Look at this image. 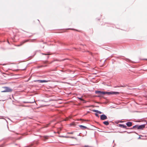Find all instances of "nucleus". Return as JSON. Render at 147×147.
I'll list each match as a JSON object with an SVG mask.
<instances>
[{
  "mask_svg": "<svg viewBox=\"0 0 147 147\" xmlns=\"http://www.w3.org/2000/svg\"><path fill=\"white\" fill-rule=\"evenodd\" d=\"M103 94H107L108 95L110 94H119V92H102Z\"/></svg>",
  "mask_w": 147,
  "mask_h": 147,
  "instance_id": "1",
  "label": "nucleus"
},
{
  "mask_svg": "<svg viewBox=\"0 0 147 147\" xmlns=\"http://www.w3.org/2000/svg\"><path fill=\"white\" fill-rule=\"evenodd\" d=\"M4 88L5 89V90L2 91V92H11L12 90V89L7 87H4Z\"/></svg>",
  "mask_w": 147,
  "mask_h": 147,
  "instance_id": "2",
  "label": "nucleus"
},
{
  "mask_svg": "<svg viewBox=\"0 0 147 147\" xmlns=\"http://www.w3.org/2000/svg\"><path fill=\"white\" fill-rule=\"evenodd\" d=\"M100 119L101 120H104L107 119V116L104 114H102L100 116Z\"/></svg>",
  "mask_w": 147,
  "mask_h": 147,
  "instance_id": "3",
  "label": "nucleus"
},
{
  "mask_svg": "<svg viewBox=\"0 0 147 147\" xmlns=\"http://www.w3.org/2000/svg\"><path fill=\"white\" fill-rule=\"evenodd\" d=\"M28 41V40H26L24 41H22V42H21L20 44L19 45H16V46H17V47H19V46H21L24 43H25L26 42Z\"/></svg>",
  "mask_w": 147,
  "mask_h": 147,
  "instance_id": "4",
  "label": "nucleus"
},
{
  "mask_svg": "<svg viewBox=\"0 0 147 147\" xmlns=\"http://www.w3.org/2000/svg\"><path fill=\"white\" fill-rule=\"evenodd\" d=\"M145 126L144 125H139V127H138V129H142L144 128Z\"/></svg>",
  "mask_w": 147,
  "mask_h": 147,
  "instance_id": "5",
  "label": "nucleus"
},
{
  "mask_svg": "<svg viewBox=\"0 0 147 147\" xmlns=\"http://www.w3.org/2000/svg\"><path fill=\"white\" fill-rule=\"evenodd\" d=\"M36 81L38 82L39 83H42L43 82H48V81H46V80H38Z\"/></svg>",
  "mask_w": 147,
  "mask_h": 147,
  "instance_id": "6",
  "label": "nucleus"
},
{
  "mask_svg": "<svg viewBox=\"0 0 147 147\" xmlns=\"http://www.w3.org/2000/svg\"><path fill=\"white\" fill-rule=\"evenodd\" d=\"M79 127L82 129L83 130L87 129V127L82 125H80Z\"/></svg>",
  "mask_w": 147,
  "mask_h": 147,
  "instance_id": "7",
  "label": "nucleus"
},
{
  "mask_svg": "<svg viewBox=\"0 0 147 147\" xmlns=\"http://www.w3.org/2000/svg\"><path fill=\"white\" fill-rule=\"evenodd\" d=\"M126 124L127 126L130 127L132 125V123L130 122H127Z\"/></svg>",
  "mask_w": 147,
  "mask_h": 147,
  "instance_id": "8",
  "label": "nucleus"
},
{
  "mask_svg": "<svg viewBox=\"0 0 147 147\" xmlns=\"http://www.w3.org/2000/svg\"><path fill=\"white\" fill-rule=\"evenodd\" d=\"M103 124H104L105 125H109V123L107 121H105L103 122Z\"/></svg>",
  "mask_w": 147,
  "mask_h": 147,
  "instance_id": "9",
  "label": "nucleus"
},
{
  "mask_svg": "<svg viewBox=\"0 0 147 147\" xmlns=\"http://www.w3.org/2000/svg\"><path fill=\"white\" fill-rule=\"evenodd\" d=\"M102 92L100 91H96V93H98V94H102V92Z\"/></svg>",
  "mask_w": 147,
  "mask_h": 147,
  "instance_id": "10",
  "label": "nucleus"
},
{
  "mask_svg": "<svg viewBox=\"0 0 147 147\" xmlns=\"http://www.w3.org/2000/svg\"><path fill=\"white\" fill-rule=\"evenodd\" d=\"M138 127L139 125H136L133 127V128H137L138 129Z\"/></svg>",
  "mask_w": 147,
  "mask_h": 147,
  "instance_id": "11",
  "label": "nucleus"
},
{
  "mask_svg": "<svg viewBox=\"0 0 147 147\" xmlns=\"http://www.w3.org/2000/svg\"><path fill=\"white\" fill-rule=\"evenodd\" d=\"M121 126V127H122L123 128H125L126 127V126L124 125H123V124H121V125H120Z\"/></svg>",
  "mask_w": 147,
  "mask_h": 147,
  "instance_id": "12",
  "label": "nucleus"
},
{
  "mask_svg": "<svg viewBox=\"0 0 147 147\" xmlns=\"http://www.w3.org/2000/svg\"><path fill=\"white\" fill-rule=\"evenodd\" d=\"M93 111L94 112H96V113H98V110H93Z\"/></svg>",
  "mask_w": 147,
  "mask_h": 147,
  "instance_id": "13",
  "label": "nucleus"
},
{
  "mask_svg": "<svg viewBox=\"0 0 147 147\" xmlns=\"http://www.w3.org/2000/svg\"><path fill=\"white\" fill-rule=\"evenodd\" d=\"M74 133V132H67V134H73Z\"/></svg>",
  "mask_w": 147,
  "mask_h": 147,
  "instance_id": "14",
  "label": "nucleus"
},
{
  "mask_svg": "<svg viewBox=\"0 0 147 147\" xmlns=\"http://www.w3.org/2000/svg\"><path fill=\"white\" fill-rule=\"evenodd\" d=\"M95 115L97 117H99V115H98V114L95 113Z\"/></svg>",
  "mask_w": 147,
  "mask_h": 147,
  "instance_id": "15",
  "label": "nucleus"
},
{
  "mask_svg": "<svg viewBox=\"0 0 147 147\" xmlns=\"http://www.w3.org/2000/svg\"><path fill=\"white\" fill-rule=\"evenodd\" d=\"M80 100H84L82 99V98H78Z\"/></svg>",
  "mask_w": 147,
  "mask_h": 147,
  "instance_id": "16",
  "label": "nucleus"
},
{
  "mask_svg": "<svg viewBox=\"0 0 147 147\" xmlns=\"http://www.w3.org/2000/svg\"><path fill=\"white\" fill-rule=\"evenodd\" d=\"M45 139H47V136H45L43 137Z\"/></svg>",
  "mask_w": 147,
  "mask_h": 147,
  "instance_id": "17",
  "label": "nucleus"
},
{
  "mask_svg": "<svg viewBox=\"0 0 147 147\" xmlns=\"http://www.w3.org/2000/svg\"><path fill=\"white\" fill-rule=\"evenodd\" d=\"M98 113L101 114L102 113V112L100 111H98Z\"/></svg>",
  "mask_w": 147,
  "mask_h": 147,
  "instance_id": "18",
  "label": "nucleus"
},
{
  "mask_svg": "<svg viewBox=\"0 0 147 147\" xmlns=\"http://www.w3.org/2000/svg\"><path fill=\"white\" fill-rule=\"evenodd\" d=\"M68 120V118H66L65 120V121H67V120Z\"/></svg>",
  "mask_w": 147,
  "mask_h": 147,
  "instance_id": "19",
  "label": "nucleus"
},
{
  "mask_svg": "<svg viewBox=\"0 0 147 147\" xmlns=\"http://www.w3.org/2000/svg\"><path fill=\"white\" fill-rule=\"evenodd\" d=\"M80 120H82V121H86V120H84V119H80Z\"/></svg>",
  "mask_w": 147,
  "mask_h": 147,
  "instance_id": "20",
  "label": "nucleus"
},
{
  "mask_svg": "<svg viewBox=\"0 0 147 147\" xmlns=\"http://www.w3.org/2000/svg\"><path fill=\"white\" fill-rule=\"evenodd\" d=\"M70 138H72V139L75 138L74 137H70Z\"/></svg>",
  "mask_w": 147,
  "mask_h": 147,
  "instance_id": "21",
  "label": "nucleus"
},
{
  "mask_svg": "<svg viewBox=\"0 0 147 147\" xmlns=\"http://www.w3.org/2000/svg\"><path fill=\"white\" fill-rule=\"evenodd\" d=\"M89 146H85L84 147H88Z\"/></svg>",
  "mask_w": 147,
  "mask_h": 147,
  "instance_id": "22",
  "label": "nucleus"
},
{
  "mask_svg": "<svg viewBox=\"0 0 147 147\" xmlns=\"http://www.w3.org/2000/svg\"><path fill=\"white\" fill-rule=\"evenodd\" d=\"M47 61H46L44 63H47Z\"/></svg>",
  "mask_w": 147,
  "mask_h": 147,
  "instance_id": "23",
  "label": "nucleus"
},
{
  "mask_svg": "<svg viewBox=\"0 0 147 147\" xmlns=\"http://www.w3.org/2000/svg\"><path fill=\"white\" fill-rule=\"evenodd\" d=\"M70 125H74V124L73 123H72Z\"/></svg>",
  "mask_w": 147,
  "mask_h": 147,
  "instance_id": "24",
  "label": "nucleus"
},
{
  "mask_svg": "<svg viewBox=\"0 0 147 147\" xmlns=\"http://www.w3.org/2000/svg\"><path fill=\"white\" fill-rule=\"evenodd\" d=\"M35 102V100L34 99V100H33V101L32 102Z\"/></svg>",
  "mask_w": 147,
  "mask_h": 147,
  "instance_id": "25",
  "label": "nucleus"
},
{
  "mask_svg": "<svg viewBox=\"0 0 147 147\" xmlns=\"http://www.w3.org/2000/svg\"><path fill=\"white\" fill-rule=\"evenodd\" d=\"M43 54L45 55H48V54Z\"/></svg>",
  "mask_w": 147,
  "mask_h": 147,
  "instance_id": "26",
  "label": "nucleus"
}]
</instances>
